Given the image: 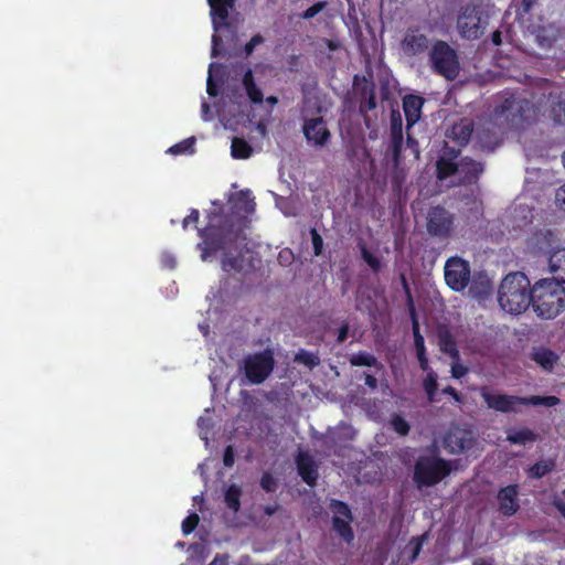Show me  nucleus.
I'll return each mask as SVG.
<instances>
[{"instance_id":"f257e3e1","label":"nucleus","mask_w":565,"mask_h":565,"mask_svg":"<svg viewBox=\"0 0 565 565\" xmlns=\"http://www.w3.org/2000/svg\"><path fill=\"white\" fill-rule=\"evenodd\" d=\"M556 97L553 83L542 78L536 90L505 93L502 102L494 107V115L503 118L510 127L519 128L550 109V102H554Z\"/></svg>"},{"instance_id":"f03ea898","label":"nucleus","mask_w":565,"mask_h":565,"mask_svg":"<svg viewBox=\"0 0 565 565\" xmlns=\"http://www.w3.org/2000/svg\"><path fill=\"white\" fill-rule=\"evenodd\" d=\"M198 234L203 239L198 244L201 258L207 260L218 250L231 248L238 241L241 230L236 227L232 216L211 212L207 215V225L199 228Z\"/></svg>"},{"instance_id":"7ed1b4c3","label":"nucleus","mask_w":565,"mask_h":565,"mask_svg":"<svg viewBox=\"0 0 565 565\" xmlns=\"http://www.w3.org/2000/svg\"><path fill=\"white\" fill-rule=\"evenodd\" d=\"M531 307L537 317L554 319L565 309V287L557 279L543 278L532 286Z\"/></svg>"},{"instance_id":"20e7f679","label":"nucleus","mask_w":565,"mask_h":565,"mask_svg":"<svg viewBox=\"0 0 565 565\" xmlns=\"http://www.w3.org/2000/svg\"><path fill=\"white\" fill-rule=\"evenodd\" d=\"M532 287L529 278L520 271L508 274L498 290V301L502 310L520 315L531 306Z\"/></svg>"},{"instance_id":"39448f33","label":"nucleus","mask_w":565,"mask_h":565,"mask_svg":"<svg viewBox=\"0 0 565 565\" xmlns=\"http://www.w3.org/2000/svg\"><path fill=\"white\" fill-rule=\"evenodd\" d=\"M480 395L488 408L500 413H518L519 405L554 407L561 403L557 396H518L510 394H494L488 387L480 390Z\"/></svg>"},{"instance_id":"423d86ee","label":"nucleus","mask_w":565,"mask_h":565,"mask_svg":"<svg viewBox=\"0 0 565 565\" xmlns=\"http://www.w3.org/2000/svg\"><path fill=\"white\" fill-rule=\"evenodd\" d=\"M450 461L436 455H422L414 465L413 481L418 489L435 487L450 475Z\"/></svg>"},{"instance_id":"0eeeda50","label":"nucleus","mask_w":565,"mask_h":565,"mask_svg":"<svg viewBox=\"0 0 565 565\" xmlns=\"http://www.w3.org/2000/svg\"><path fill=\"white\" fill-rule=\"evenodd\" d=\"M430 71L447 81H455L460 73L457 51L444 40H436L428 51Z\"/></svg>"},{"instance_id":"6e6552de","label":"nucleus","mask_w":565,"mask_h":565,"mask_svg":"<svg viewBox=\"0 0 565 565\" xmlns=\"http://www.w3.org/2000/svg\"><path fill=\"white\" fill-rule=\"evenodd\" d=\"M275 360L270 351L248 355L244 359L245 376L252 384H262L273 372Z\"/></svg>"},{"instance_id":"1a4fd4ad","label":"nucleus","mask_w":565,"mask_h":565,"mask_svg":"<svg viewBox=\"0 0 565 565\" xmlns=\"http://www.w3.org/2000/svg\"><path fill=\"white\" fill-rule=\"evenodd\" d=\"M444 271L445 281L454 291H462L470 282V264L459 256L448 258Z\"/></svg>"},{"instance_id":"9d476101","label":"nucleus","mask_w":565,"mask_h":565,"mask_svg":"<svg viewBox=\"0 0 565 565\" xmlns=\"http://www.w3.org/2000/svg\"><path fill=\"white\" fill-rule=\"evenodd\" d=\"M455 215L441 205L429 209L427 215V232L441 239L450 237L454 231Z\"/></svg>"},{"instance_id":"9b49d317","label":"nucleus","mask_w":565,"mask_h":565,"mask_svg":"<svg viewBox=\"0 0 565 565\" xmlns=\"http://www.w3.org/2000/svg\"><path fill=\"white\" fill-rule=\"evenodd\" d=\"M330 510L333 513L332 516V529L333 531L347 543H351L354 540V532L351 526L353 515L350 507L338 499H332L330 502Z\"/></svg>"},{"instance_id":"f8f14e48","label":"nucleus","mask_w":565,"mask_h":565,"mask_svg":"<svg viewBox=\"0 0 565 565\" xmlns=\"http://www.w3.org/2000/svg\"><path fill=\"white\" fill-rule=\"evenodd\" d=\"M457 26L463 38L478 39L481 35V15L475 6H466L458 15Z\"/></svg>"},{"instance_id":"ddd939ff","label":"nucleus","mask_w":565,"mask_h":565,"mask_svg":"<svg viewBox=\"0 0 565 565\" xmlns=\"http://www.w3.org/2000/svg\"><path fill=\"white\" fill-rule=\"evenodd\" d=\"M302 132L307 141L315 147L326 146L331 137L327 124L321 116L303 118Z\"/></svg>"},{"instance_id":"4468645a","label":"nucleus","mask_w":565,"mask_h":565,"mask_svg":"<svg viewBox=\"0 0 565 565\" xmlns=\"http://www.w3.org/2000/svg\"><path fill=\"white\" fill-rule=\"evenodd\" d=\"M430 40L419 28H411L405 33L401 47L407 56H418L430 50Z\"/></svg>"},{"instance_id":"2eb2a0df","label":"nucleus","mask_w":565,"mask_h":565,"mask_svg":"<svg viewBox=\"0 0 565 565\" xmlns=\"http://www.w3.org/2000/svg\"><path fill=\"white\" fill-rule=\"evenodd\" d=\"M498 511L503 516L510 518L514 515L519 509V486L509 484L501 488L497 494Z\"/></svg>"},{"instance_id":"dca6fc26","label":"nucleus","mask_w":565,"mask_h":565,"mask_svg":"<svg viewBox=\"0 0 565 565\" xmlns=\"http://www.w3.org/2000/svg\"><path fill=\"white\" fill-rule=\"evenodd\" d=\"M475 137L480 149L483 151H493L501 142L495 125L490 120L478 125Z\"/></svg>"},{"instance_id":"f3484780","label":"nucleus","mask_w":565,"mask_h":565,"mask_svg":"<svg viewBox=\"0 0 565 565\" xmlns=\"http://www.w3.org/2000/svg\"><path fill=\"white\" fill-rule=\"evenodd\" d=\"M484 171V164L471 157H463L459 161V183L462 185L477 184Z\"/></svg>"},{"instance_id":"a211bd4d","label":"nucleus","mask_w":565,"mask_h":565,"mask_svg":"<svg viewBox=\"0 0 565 565\" xmlns=\"http://www.w3.org/2000/svg\"><path fill=\"white\" fill-rule=\"evenodd\" d=\"M207 3L214 31L227 26L230 10L234 7L235 0H207Z\"/></svg>"},{"instance_id":"6ab92c4d","label":"nucleus","mask_w":565,"mask_h":565,"mask_svg":"<svg viewBox=\"0 0 565 565\" xmlns=\"http://www.w3.org/2000/svg\"><path fill=\"white\" fill-rule=\"evenodd\" d=\"M296 463L298 475L301 477L303 482L310 487H315L317 484L319 473L318 466L312 456L300 452L296 458Z\"/></svg>"},{"instance_id":"aec40b11","label":"nucleus","mask_w":565,"mask_h":565,"mask_svg":"<svg viewBox=\"0 0 565 565\" xmlns=\"http://www.w3.org/2000/svg\"><path fill=\"white\" fill-rule=\"evenodd\" d=\"M424 98L417 95H406L403 98V109L406 117L407 129L414 126L422 116Z\"/></svg>"},{"instance_id":"412c9836","label":"nucleus","mask_w":565,"mask_h":565,"mask_svg":"<svg viewBox=\"0 0 565 565\" xmlns=\"http://www.w3.org/2000/svg\"><path fill=\"white\" fill-rule=\"evenodd\" d=\"M476 134L473 121L467 118L460 119L459 122L452 125L448 135L460 147L468 145L472 134Z\"/></svg>"},{"instance_id":"4be33fe9","label":"nucleus","mask_w":565,"mask_h":565,"mask_svg":"<svg viewBox=\"0 0 565 565\" xmlns=\"http://www.w3.org/2000/svg\"><path fill=\"white\" fill-rule=\"evenodd\" d=\"M561 35L559 29L552 24L546 26H539L536 30V43L543 50L551 49Z\"/></svg>"},{"instance_id":"5701e85b","label":"nucleus","mask_w":565,"mask_h":565,"mask_svg":"<svg viewBox=\"0 0 565 565\" xmlns=\"http://www.w3.org/2000/svg\"><path fill=\"white\" fill-rule=\"evenodd\" d=\"M532 360L537 363L544 371L551 373L558 362L559 356L551 349L540 348L533 352Z\"/></svg>"},{"instance_id":"b1692460","label":"nucleus","mask_w":565,"mask_h":565,"mask_svg":"<svg viewBox=\"0 0 565 565\" xmlns=\"http://www.w3.org/2000/svg\"><path fill=\"white\" fill-rule=\"evenodd\" d=\"M243 87L247 97L253 104H262L264 95L262 89L256 85L252 68H247L242 78Z\"/></svg>"},{"instance_id":"393cba45","label":"nucleus","mask_w":565,"mask_h":565,"mask_svg":"<svg viewBox=\"0 0 565 565\" xmlns=\"http://www.w3.org/2000/svg\"><path fill=\"white\" fill-rule=\"evenodd\" d=\"M551 271L561 284H565V248L555 250L550 257Z\"/></svg>"},{"instance_id":"a878e982","label":"nucleus","mask_w":565,"mask_h":565,"mask_svg":"<svg viewBox=\"0 0 565 565\" xmlns=\"http://www.w3.org/2000/svg\"><path fill=\"white\" fill-rule=\"evenodd\" d=\"M459 162L446 160L445 158L438 157L436 160V178L439 181H445L448 178L458 173Z\"/></svg>"},{"instance_id":"bb28decb","label":"nucleus","mask_w":565,"mask_h":565,"mask_svg":"<svg viewBox=\"0 0 565 565\" xmlns=\"http://www.w3.org/2000/svg\"><path fill=\"white\" fill-rule=\"evenodd\" d=\"M255 201L250 196V192L248 190L239 191L233 201V209L236 212H242L246 215L252 214L255 211Z\"/></svg>"},{"instance_id":"cd10ccee","label":"nucleus","mask_w":565,"mask_h":565,"mask_svg":"<svg viewBox=\"0 0 565 565\" xmlns=\"http://www.w3.org/2000/svg\"><path fill=\"white\" fill-rule=\"evenodd\" d=\"M556 467V461L553 458L542 459L527 469V476L532 479H541L548 475Z\"/></svg>"},{"instance_id":"c85d7f7f","label":"nucleus","mask_w":565,"mask_h":565,"mask_svg":"<svg viewBox=\"0 0 565 565\" xmlns=\"http://www.w3.org/2000/svg\"><path fill=\"white\" fill-rule=\"evenodd\" d=\"M537 439V435L529 429L521 428L519 430H510L507 435V440L513 445H526L527 443H534Z\"/></svg>"},{"instance_id":"c756f323","label":"nucleus","mask_w":565,"mask_h":565,"mask_svg":"<svg viewBox=\"0 0 565 565\" xmlns=\"http://www.w3.org/2000/svg\"><path fill=\"white\" fill-rule=\"evenodd\" d=\"M252 146L243 138L234 137L231 145V154L234 159H247L252 156Z\"/></svg>"},{"instance_id":"7c9ffc66","label":"nucleus","mask_w":565,"mask_h":565,"mask_svg":"<svg viewBox=\"0 0 565 565\" xmlns=\"http://www.w3.org/2000/svg\"><path fill=\"white\" fill-rule=\"evenodd\" d=\"M439 345L440 350L451 358L457 359L459 356L456 340L448 330L441 331L439 333Z\"/></svg>"},{"instance_id":"2f4dec72","label":"nucleus","mask_w":565,"mask_h":565,"mask_svg":"<svg viewBox=\"0 0 565 565\" xmlns=\"http://www.w3.org/2000/svg\"><path fill=\"white\" fill-rule=\"evenodd\" d=\"M350 364L352 366H370V367L381 366L376 356L369 352H365V351H360V352L353 354L350 358Z\"/></svg>"},{"instance_id":"473e14b6","label":"nucleus","mask_w":565,"mask_h":565,"mask_svg":"<svg viewBox=\"0 0 565 565\" xmlns=\"http://www.w3.org/2000/svg\"><path fill=\"white\" fill-rule=\"evenodd\" d=\"M361 253V258L367 264L374 274H377L382 269V262L379 257L373 255L363 242L358 244Z\"/></svg>"},{"instance_id":"72a5a7b5","label":"nucleus","mask_w":565,"mask_h":565,"mask_svg":"<svg viewBox=\"0 0 565 565\" xmlns=\"http://www.w3.org/2000/svg\"><path fill=\"white\" fill-rule=\"evenodd\" d=\"M241 489L235 484L230 486L225 492V503L234 512H237L241 508Z\"/></svg>"},{"instance_id":"f704fd0d","label":"nucleus","mask_w":565,"mask_h":565,"mask_svg":"<svg viewBox=\"0 0 565 565\" xmlns=\"http://www.w3.org/2000/svg\"><path fill=\"white\" fill-rule=\"evenodd\" d=\"M554 94L557 96L554 102H550V109L551 113L554 116V119L557 122L564 124L565 122V100L561 98V94H558L554 89Z\"/></svg>"},{"instance_id":"c9c22d12","label":"nucleus","mask_w":565,"mask_h":565,"mask_svg":"<svg viewBox=\"0 0 565 565\" xmlns=\"http://www.w3.org/2000/svg\"><path fill=\"white\" fill-rule=\"evenodd\" d=\"M222 269L226 273L241 271L243 269V258L239 255L232 256L225 253L222 259Z\"/></svg>"},{"instance_id":"e433bc0d","label":"nucleus","mask_w":565,"mask_h":565,"mask_svg":"<svg viewBox=\"0 0 565 565\" xmlns=\"http://www.w3.org/2000/svg\"><path fill=\"white\" fill-rule=\"evenodd\" d=\"M424 390L427 394V398L430 403L436 401L437 393V374L435 372H428L426 379L423 382Z\"/></svg>"},{"instance_id":"4c0bfd02","label":"nucleus","mask_w":565,"mask_h":565,"mask_svg":"<svg viewBox=\"0 0 565 565\" xmlns=\"http://www.w3.org/2000/svg\"><path fill=\"white\" fill-rule=\"evenodd\" d=\"M404 137L391 138L388 152L395 167L401 163Z\"/></svg>"},{"instance_id":"58836bf2","label":"nucleus","mask_w":565,"mask_h":565,"mask_svg":"<svg viewBox=\"0 0 565 565\" xmlns=\"http://www.w3.org/2000/svg\"><path fill=\"white\" fill-rule=\"evenodd\" d=\"M295 361L308 366L309 369H313L320 363V359L317 354L306 350H300L297 352L295 355Z\"/></svg>"},{"instance_id":"ea45409f","label":"nucleus","mask_w":565,"mask_h":565,"mask_svg":"<svg viewBox=\"0 0 565 565\" xmlns=\"http://www.w3.org/2000/svg\"><path fill=\"white\" fill-rule=\"evenodd\" d=\"M195 138L190 137L182 140L179 143L173 145L169 151L173 154L193 153L194 152Z\"/></svg>"},{"instance_id":"a19ab883","label":"nucleus","mask_w":565,"mask_h":565,"mask_svg":"<svg viewBox=\"0 0 565 565\" xmlns=\"http://www.w3.org/2000/svg\"><path fill=\"white\" fill-rule=\"evenodd\" d=\"M376 108V96L374 89L364 90L360 103L361 113L371 111Z\"/></svg>"},{"instance_id":"79ce46f5","label":"nucleus","mask_w":565,"mask_h":565,"mask_svg":"<svg viewBox=\"0 0 565 565\" xmlns=\"http://www.w3.org/2000/svg\"><path fill=\"white\" fill-rule=\"evenodd\" d=\"M393 429L401 436L408 435L411 426L407 420L401 415H394L391 420Z\"/></svg>"},{"instance_id":"37998d69","label":"nucleus","mask_w":565,"mask_h":565,"mask_svg":"<svg viewBox=\"0 0 565 565\" xmlns=\"http://www.w3.org/2000/svg\"><path fill=\"white\" fill-rule=\"evenodd\" d=\"M391 138L403 137V121L399 113H392L391 116Z\"/></svg>"},{"instance_id":"c03bdc74","label":"nucleus","mask_w":565,"mask_h":565,"mask_svg":"<svg viewBox=\"0 0 565 565\" xmlns=\"http://www.w3.org/2000/svg\"><path fill=\"white\" fill-rule=\"evenodd\" d=\"M200 516L192 512L182 521V532L184 535L191 534L198 526Z\"/></svg>"},{"instance_id":"a18cd8bd","label":"nucleus","mask_w":565,"mask_h":565,"mask_svg":"<svg viewBox=\"0 0 565 565\" xmlns=\"http://www.w3.org/2000/svg\"><path fill=\"white\" fill-rule=\"evenodd\" d=\"M262 489L266 492H275L278 488L277 480L274 478V476L270 472H264L260 482H259Z\"/></svg>"},{"instance_id":"49530a36","label":"nucleus","mask_w":565,"mask_h":565,"mask_svg":"<svg viewBox=\"0 0 565 565\" xmlns=\"http://www.w3.org/2000/svg\"><path fill=\"white\" fill-rule=\"evenodd\" d=\"M311 243L313 247V255L320 256L323 252V238L317 231V228L310 230Z\"/></svg>"},{"instance_id":"de8ad7c7","label":"nucleus","mask_w":565,"mask_h":565,"mask_svg":"<svg viewBox=\"0 0 565 565\" xmlns=\"http://www.w3.org/2000/svg\"><path fill=\"white\" fill-rule=\"evenodd\" d=\"M412 318V326H413V333H414V344L415 349H424L425 348V341L424 337L419 332V323L417 320V316H411Z\"/></svg>"},{"instance_id":"09e8293b","label":"nucleus","mask_w":565,"mask_h":565,"mask_svg":"<svg viewBox=\"0 0 565 565\" xmlns=\"http://www.w3.org/2000/svg\"><path fill=\"white\" fill-rule=\"evenodd\" d=\"M327 6V2L319 1L309 7L307 10H305L300 17L305 20H309L315 18L318 13H320Z\"/></svg>"},{"instance_id":"8fccbe9b","label":"nucleus","mask_w":565,"mask_h":565,"mask_svg":"<svg viewBox=\"0 0 565 565\" xmlns=\"http://www.w3.org/2000/svg\"><path fill=\"white\" fill-rule=\"evenodd\" d=\"M402 285H403V288H404V291H405V295H406V299H407V307H408V311H409V316H415L416 315V310H415V306H414V300H413V296H412V291H411V288H409V285L405 278L404 275H402Z\"/></svg>"},{"instance_id":"3c124183","label":"nucleus","mask_w":565,"mask_h":565,"mask_svg":"<svg viewBox=\"0 0 565 565\" xmlns=\"http://www.w3.org/2000/svg\"><path fill=\"white\" fill-rule=\"evenodd\" d=\"M264 42L265 39L262 34L253 35L252 39L244 46V53L246 54V56L252 55L255 47Z\"/></svg>"},{"instance_id":"603ef678","label":"nucleus","mask_w":565,"mask_h":565,"mask_svg":"<svg viewBox=\"0 0 565 565\" xmlns=\"http://www.w3.org/2000/svg\"><path fill=\"white\" fill-rule=\"evenodd\" d=\"M460 153H461V150L459 148L450 147L447 143H445L439 157L445 158L446 160H451V161L456 162V160L458 159Z\"/></svg>"},{"instance_id":"864d4df0","label":"nucleus","mask_w":565,"mask_h":565,"mask_svg":"<svg viewBox=\"0 0 565 565\" xmlns=\"http://www.w3.org/2000/svg\"><path fill=\"white\" fill-rule=\"evenodd\" d=\"M426 540V535L415 536L411 541V545L413 546V553L411 559L414 561L417 558L419 552L422 551L424 541Z\"/></svg>"},{"instance_id":"5fc2aeb1","label":"nucleus","mask_w":565,"mask_h":565,"mask_svg":"<svg viewBox=\"0 0 565 565\" xmlns=\"http://www.w3.org/2000/svg\"><path fill=\"white\" fill-rule=\"evenodd\" d=\"M406 145L407 148L412 151L415 159H419L420 150H419V143L418 140L414 137H412L409 134L406 138Z\"/></svg>"},{"instance_id":"6e6d98bb","label":"nucleus","mask_w":565,"mask_h":565,"mask_svg":"<svg viewBox=\"0 0 565 565\" xmlns=\"http://www.w3.org/2000/svg\"><path fill=\"white\" fill-rule=\"evenodd\" d=\"M235 460V452L232 445H228L223 455V463L225 467H232Z\"/></svg>"},{"instance_id":"4d7b16f0","label":"nucleus","mask_w":565,"mask_h":565,"mask_svg":"<svg viewBox=\"0 0 565 565\" xmlns=\"http://www.w3.org/2000/svg\"><path fill=\"white\" fill-rule=\"evenodd\" d=\"M200 218V212L196 209H191L190 214L184 217L182 222L183 228H186L191 223L196 224Z\"/></svg>"},{"instance_id":"13d9d810","label":"nucleus","mask_w":565,"mask_h":565,"mask_svg":"<svg viewBox=\"0 0 565 565\" xmlns=\"http://www.w3.org/2000/svg\"><path fill=\"white\" fill-rule=\"evenodd\" d=\"M301 55L299 54H290L288 55L286 62L288 64L289 71L298 72L300 65Z\"/></svg>"},{"instance_id":"bf43d9fd","label":"nucleus","mask_w":565,"mask_h":565,"mask_svg":"<svg viewBox=\"0 0 565 565\" xmlns=\"http://www.w3.org/2000/svg\"><path fill=\"white\" fill-rule=\"evenodd\" d=\"M478 280H480V286H481V290L479 291L480 294L481 292H486L487 289L489 288L490 286V281L488 279V277L486 275H479L478 279H475L473 280V284L471 286V290H475L477 288V285H478Z\"/></svg>"},{"instance_id":"052dcab7","label":"nucleus","mask_w":565,"mask_h":565,"mask_svg":"<svg viewBox=\"0 0 565 565\" xmlns=\"http://www.w3.org/2000/svg\"><path fill=\"white\" fill-rule=\"evenodd\" d=\"M555 203L556 205L565 211V184L562 185L555 194Z\"/></svg>"},{"instance_id":"680f3d73","label":"nucleus","mask_w":565,"mask_h":565,"mask_svg":"<svg viewBox=\"0 0 565 565\" xmlns=\"http://www.w3.org/2000/svg\"><path fill=\"white\" fill-rule=\"evenodd\" d=\"M468 372V369L459 363H456L451 366V375L455 379H461Z\"/></svg>"},{"instance_id":"e2e57ef3","label":"nucleus","mask_w":565,"mask_h":565,"mask_svg":"<svg viewBox=\"0 0 565 565\" xmlns=\"http://www.w3.org/2000/svg\"><path fill=\"white\" fill-rule=\"evenodd\" d=\"M214 64H211L210 65V70L213 67ZM206 93L211 96V97H215L217 96L218 94V89L216 87V85L213 83V79H212V75L210 74L209 77H207V82H206Z\"/></svg>"},{"instance_id":"0e129e2a","label":"nucleus","mask_w":565,"mask_h":565,"mask_svg":"<svg viewBox=\"0 0 565 565\" xmlns=\"http://www.w3.org/2000/svg\"><path fill=\"white\" fill-rule=\"evenodd\" d=\"M348 335H349V323L343 322L342 326L338 330L337 342L343 343L348 339Z\"/></svg>"},{"instance_id":"69168bd1","label":"nucleus","mask_w":565,"mask_h":565,"mask_svg":"<svg viewBox=\"0 0 565 565\" xmlns=\"http://www.w3.org/2000/svg\"><path fill=\"white\" fill-rule=\"evenodd\" d=\"M443 394L451 396L456 402H460L461 401V396L458 393V391L455 387L450 386V385L446 386L443 390Z\"/></svg>"},{"instance_id":"338daca9","label":"nucleus","mask_w":565,"mask_h":565,"mask_svg":"<svg viewBox=\"0 0 565 565\" xmlns=\"http://www.w3.org/2000/svg\"><path fill=\"white\" fill-rule=\"evenodd\" d=\"M221 42H222L221 38L218 35H216V34H213V36H212V44L213 45H212V52H211V55L213 57L218 56V54H220L218 46H220Z\"/></svg>"},{"instance_id":"774afa93","label":"nucleus","mask_w":565,"mask_h":565,"mask_svg":"<svg viewBox=\"0 0 565 565\" xmlns=\"http://www.w3.org/2000/svg\"><path fill=\"white\" fill-rule=\"evenodd\" d=\"M228 555L227 554H216L210 565H227Z\"/></svg>"}]
</instances>
